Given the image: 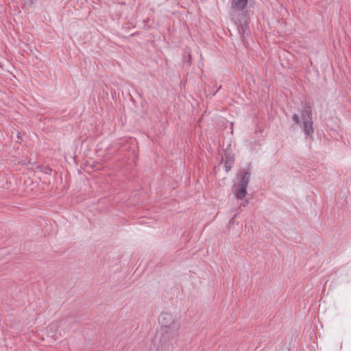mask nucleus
Segmentation results:
<instances>
[{"mask_svg": "<svg viewBox=\"0 0 351 351\" xmlns=\"http://www.w3.org/2000/svg\"><path fill=\"white\" fill-rule=\"evenodd\" d=\"M302 122H303V131L306 138L310 137L312 138V134L314 132L313 123L312 121L311 109L310 106H305L301 112Z\"/></svg>", "mask_w": 351, "mask_h": 351, "instance_id": "obj_3", "label": "nucleus"}, {"mask_svg": "<svg viewBox=\"0 0 351 351\" xmlns=\"http://www.w3.org/2000/svg\"><path fill=\"white\" fill-rule=\"evenodd\" d=\"M159 323L162 326V343H166L178 335V326L174 324L173 317L171 313H162L159 317Z\"/></svg>", "mask_w": 351, "mask_h": 351, "instance_id": "obj_1", "label": "nucleus"}, {"mask_svg": "<svg viewBox=\"0 0 351 351\" xmlns=\"http://www.w3.org/2000/svg\"><path fill=\"white\" fill-rule=\"evenodd\" d=\"M247 3L248 0H231L230 14L235 15L243 11L247 7Z\"/></svg>", "mask_w": 351, "mask_h": 351, "instance_id": "obj_4", "label": "nucleus"}, {"mask_svg": "<svg viewBox=\"0 0 351 351\" xmlns=\"http://www.w3.org/2000/svg\"><path fill=\"white\" fill-rule=\"evenodd\" d=\"M248 204H249V200L245 199V201L240 204V206L245 207L248 205Z\"/></svg>", "mask_w": 351, "mask_h": 351, "instance_id": "obj_8", "label": "nucleus"}, {"mask_svg": "<svg viewBox=\"0 0 351 351\" xmlns=\"http://www.w3.org/2000/svg\"><path fill=\"white\" fill-rule=\"evenodd\" d=\"M292 119L295 121V123H299L300 118L297 114H294L292 117Z\"/></svg>", "mask_w": 351, "mask_h": 351, "instance_id": "obj_7", "label": "nucleus"}, {"mask_svg": "<svg viewBox=\"0 0 351 351\" xmlns=\"http://www.w3.org/2000/svg\"><path fill=\"white\" fill-rule=\"evenodd\" d=\"M224 160V169L226 172L230 171L232 168V160L229 154H226Z\"/></svg>", "mask_w": 351, "mask_h": 351, "instance_id": "obj_6", "label": "nucleus"}, {"mask_svg": "<svg viewBox=\"0 0 351 351\" xmlns=\"http://www.w3.org/2000/svg\"><path fill=\"white\" fill-rule=\"evenodd\" d=\"M250 172L248 169H241L238 173V183L234 185L236 199L242 200L247 195V189L250 182Z\"/></svg>", "mask_w": 351, "mask_h": 351, "instance_id": "obj_2", "label": "nucleus"}, {"mask_svg": "<svg viewBox=\"0 0 351 351\" xmlns=\"http://www.w3.org/2000/svg\"><path fill=\"white\" fill-rule=\"evenodd\" d=\"M59 327H60V322H53L48 327L47 332H48L49 335L51 337L53 338L54 339H57L59 337V336L62 335L61 332L58 334Z\"/></svg>", "mask_w": 351, "mask_h": 351, "instance_id": "obj_5", "label": "nucleus"}]
</instances>
